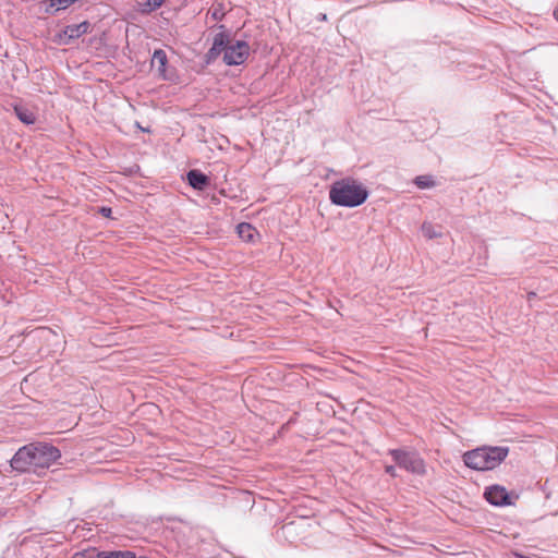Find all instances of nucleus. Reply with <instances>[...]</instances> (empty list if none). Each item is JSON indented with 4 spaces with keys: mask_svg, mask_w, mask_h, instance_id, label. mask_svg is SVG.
Instances as JSON below:
<instances>
[{
    "mask_svg": "<svg viewBox=\"0 0 558 558\" xmlns=\"http://www.w3.org/2000/svg\"><path fill=\"white\" fill-rule=\"evenodd\" d=\"M60 458L59 450L46 444H31L19 449L11 459V468L16 471H29L49 468Z\"/></svg>",
    "mask_w": 558,
    "mask_h": 558,
    "instance_id": "nucleus-1",
    "label": "nucleus"
},
{
    "mask_svg": "<svg viewBox=\"0 0 558 558\" xmlns=\"http://www.w3.org/2000/svg\"><path fill=\"white\" fill-rule=\"evenodd\" d=\"M221 52H223V61L228 65H239L248 57L250 47L243 40L230 39L226 34L218 33L208 53L210 58H215Z\"/></svg>",
    "mask_w": 558,
    "mask_h": 558,
    "instance_id": "nucleus-2",
    "label": "nucleus"
},
{
    "mask_svg": "<svg viewBox=\"0 0 558 558\" xmlns=\"http://www.w3.org/2000/svg\"><path fill=\"white\" fill-rule=\"evenodd\" d=\"M507 447H480L463 454L464 464L476 471L493 470L508 456Z\"/></svg>",
    "mask_w": 558,
    "mask_h": 558,
    "instance_id": "nucleus-3",
    "label": "nucleus"
},
{
    "mask_svg": "<svg viewBox=\"0 0 558 558\" xmlns=\"http://www.w3.org/2000/svg\"><path fill=\"white\" fill-rule=\"evenodd\" d=\"M393 461L402 469L413 474L423 475L426 472L424 460L418 453L395 449L390 451Z\"/></svg>",
    "mask_w": 558,
    "mask_h": 558,
    "instance_id": "nucleus-4",
    "label": "nucleus"
},
{
    "mask_svg": "<svg viewBox=\"0 0 558 558\" xmlns=\"http://www.w3.org/2000/svg\"><path fill=\"white\" fill-rule=\"evenodd\" d=\"M89 28L90 24L86 21L76 25H69L56 35V41L59 45H69L72 40L87 34Z\"/></svg>",
    "mask_w": 558,
    "mask_h": 558,
    "instance_id": "nucleus-5",
    "label": "nucleus"
},
{
    "mask_svg": "<svg viewBox=\"0 0 558 558\" xmlns=\"http://www.w3.org/2000/svg\"><path fill=\"white\" fill-rule=\"evenodd\" d=\"M486 500L494 506L512 505L511 495L504 486L493 485L486 488L484 494Z\"/></svg>",
    "mask_w": 558,
    "mask_h": 558,
    "instance_id": "nucleus-6",
    "label": "nucleus"
},
{
    "mask_svg": "<svg viewBox=\"0 0 558 558\" xmlns=\"http://www.w3.org/2000/svg\"><path fill=\"white\" fill-rule=\"evenodd\" d=\"M330 199L333 204L349 206V183L341 181L332 185Z\"/></svg>",
    "mask_w": 558,
    "mask_h": 558,
    "instance_id": "nucleus-7",
    "label": "nucleus"
},
{
    "mask_svg": "<svg viewBox=\"0 0 558 558\" xmlns=\"http://www.w3.org/2000/svg\"><path fill=\"white\" fill-rule=\"evenodd\" d=\"M368 196V191L365 186L351 180V207L362 205Z\"/></svg>",
    "mask_w": 558,
    "mask_h": 558,
    "instance_id": "nucleus-8",
    "label": "nucleus"
},
{
    "mask_svg": "<svg viewBox=\"0 0 558 558\" xmlns=\"http://www.w3.org/2000/svg\"><path fill=\"white\" fill-rule=\"evenodd\" d=\"M167 56L163 50H156L151 58V66L158 72L162 78H168L166 72Z\"/></svg>",
    "mask_w": 558,
    "mask_h": 558,
    "instance_id": "nucleus-9",
    "label": "nucleus"
},
{
    "mask_svg": "<svg viewBox=\"0 0 558 558\" xmlns=\"http://www.w3.org/2000/svg\"><path fill=\"white\" fill-rule=\"evenodd\" d=\"M236 232L239 236L245 242H254L256 236L258 235L255 228L252 225L245 222L240 223L236 227Z\"/></svg>",
    "mask_w": 558,
    "mask_h": 558,
    "instance_id": "nucleus-10",
    "label": "nucleus"
},
{
    "mask_svg": "<svg viewBox=\"0 0 558 558\" xmlns=\"http://www.w3.org/2000/svg\"><path fill=\"white\" fill-rule=\"evenodd\" d=\"M187 180H189V183L194 189H197V190H203L207 185V182H208L207 177L196 170H192L187 173Z\"/></svg>",
    "mask_w": 558,
    "mask_h": 558,
    "instance_id": "nucleus-11",
    "label": "nucleus"
},
{
    "mask_svg": "<svg viewBox=\"0 0 558 558\" xmlns=\"http://www.w3.org/2000/svg\"><path fill=\"white\" fill-rule=\"evenodd\" d=\"M165 2L166 0H146L145 2L138 4V11L143 14H149L162 7Z\"/></svg>",
    "mask_w": 558,
    "mask_h": 558,
    "instance_id": "nucleus-12",
    "label": "nucleus"
},
{
    "mask_svg": "<svg viewBox=\"0 0 558 558\" xmlns=\"http://www.w3.org/2000/svg\"><path fill=\"white\" fill-rule=\"evenodd\" d=\"M14 110H15V113H16L17 118L23 123H25V124H33L35 122V120H36L35 119V114L31 110H28V109H26L24 107H19V106H16L14 108Z\"/></svg>",
    "mask_w": 558,
    "mask_h": 558,
    "instance_id": "nucleus-13",
    "label": "nucleus"
},
{
    "mask_svg": "<svg viewBox=\"0 0 558 558\" xmlns=\"http://www.w3.org/2000/svg\"><path fill=\"white\" fill-rule=\"evenodd\" d=\"M422 233L427 239H434L440 235L439 232L436 231L435 227L429 222H424L422 225Z\"/></svg>",
    "mask_w": 558,
    "mask_h": 558,
    "instance_id": "nucleus-14",
    "label": "nucleus"
},
{
    "mask_svg": "<svg viewBox=\"0 0 558 558\" xmlns=\"http://www.w3.org/2000/svg\"><path fill=\"white\" fill-rule=\"evenodd\" d=\"M76 1L77 0H50L49 8L54 9V11L64 10Z\"/></svg>",
    "mask_w": 558,
    "mask_h": 558,
    "instance_id": "nucleus-15",
    "label": "nucleus"
},
{
    "mask_svg": "<svg viewBox=\"0 0 558 558\" xmlns=\"http://www.w3.org/2000/svg\"><path fill=\"white\" fill-rule=\"evenodd\" d=\"M415 184L420 189H427L434 185V181L428 175H420L415 179Z\"/></svg>",
    "mask_w": 558,
    "mask_h": 558,
    "instance_id": "nucleus-16",
    "label": "nucleus"
},
{
    "mask_svg": "<svg viewBox=\"0 0 558 558\" xmlns=\"http://www.w3.org/2000/svg\"><path fill=\"white\" fill-rule=\"evenodd\" d=\"M100 558H135V556L130 551L124 553H110V554H101Z\"/></svg>",
    "mask_w": 558,
    "mask_h": 558,
    "instance_id": "nucleus-17",
    "label": "nucleus"
},
{
    "mask_svg": "<svg viewBox=\"0 0 558 558\" xmlns=\"http://www.w3.org/2000/svg\"><path fill=\"white\" fill-rule=\"evenodd\" d=\"M385 470H386V473L391 475V476H396L397 475L396 474V468L392 466V465H387Z\"/></svg>",
    "mask_w": 558,
    "mask_h": 558,
    "instance_id": "nucleus-18",
    "label": "nucleus"
},
{
    "mask_svg": "<svg viewBox=\"0 0 558 558\" xmlns=\"http://www.w3.org/2000/svg\"><path fill=\"white\" fill-rule=\"evenodd\" d=\"M100 213L102 214V216L105 217H110V214H111V209L110 208H107V207H102L100 209Z\"/></svg>",
    "mask_w": 558,
    "mask_h": 558,
    "instance_id": "nucleus-19",
    "label": "nucleus"
},
{
    "mask_svg": "<svg viewBox=\"0 0 558 558\" xmlns=\"http://www.w3.org/2000/svg\"><path fill=\"white\" fill-rule=\"evenodd\" d=\"M221 16H222V13H221V12H219L218 10L213 11V17H214L215 20H218V19H220Z\"/></svg>",
    "mask_w": 558,
    "mask_h": 558,
    "instance_id": "nucleus-20",
    "label": "nucleus"
},
{
    "mask_svg": "<svg viewBox=\"0 0 558 558\" xmlns=\"http://www.w3.org/2000/svg\"><path fill=\"white\" fill-rule=\"evenodd\" d=\"M553 16L555 17V20L558 22V4L556 5V8L554 9L553 11Z\"/></svg>",
    "mask_w": 558,
    "mask_h": 558,
    "instance_id": "nucleus-21",
    "label": "nucleus"
},
{
    "mask_svg": "<svg viewBox=\"0 0 558 558\" xmlns=\"http://www.w3.org/2000/svg\"><path fill=\"white\" fill-rule=\"evenodd\" d=\"M535 296H536V293H534V292L529 293V300H532Z\"/></svg>",
    "mask_w": 558,
    "mask_h": 558,
    "instance_id": "nucleus-22",
    "label": "nucleus"
},
{
    "mask_svg": "<svg viewBox=\"0 0 558 558\" xmlns=\"http://www.w3.org/2000/svg\"><path fill=\"white\" fill-rule=\"evenodd\" d=\"M73 558H85L83 554H76Z\"/></svg>",
    "mask_w": 558,
    "mask_h": 558,
    "instance_id": "nucleus-23",
    "label": "nucleus"
}]
</instances>
